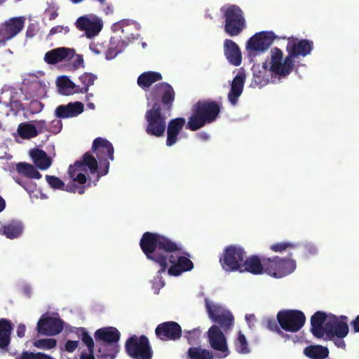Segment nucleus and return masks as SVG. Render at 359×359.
<instances>
[{"label": "nucleus", "mask_w": 359, "mask_h": 359, "mask_svg": "<svg viewBox=\"0 0 359 359\" xmlns=\"http://www.w3.org/2000/svg\"><path fill=\"white\" fill-rule=\"evenodd\" d=\"M76 184L71 183L69 184H67V186L65 185L63 190L69 191V192L76 193Z\"/></svg>", "instance_id": "052dcab7"}, {"label": "nucleus", "mask_w": 359, "mask_h": 359, "mask_svg": "<svg viewBox=\"0 0 359 359\" xmlns=\"http://www.w3.org/2000/svg\"><path fill=\"white\" fill-rule=\"evenodd\" d=\"M85 190H86V187L85 186L79 187V186L76 185V192H77L78 194H84Z\"/></svg>", "instance_id": "0e129e2a"}, {"label": "nucleus", "mask_w": 359, "mask_h": 359, "mask_svg": "<svg viewBox=\"0 0 359 359\" xmlns=\"http://www.w3.org/2000/svg\"><path fill=\"white\" fill-rule=\"evenodd\" d=\"M125 350L133 359H151L153 357L152 348L145 335L138 337L134 334L128 338L125 343Z\"/></svg>", "instance_id": "6e6552de"}, {"label": "nucleus", "mask_w": 359, "mask_h": 359, "mask_svg": "<svg viewBox=\"0 0 359 359\" xmlns=\"http://www.w3.org/2000/svg\"><path fill=\"white\" fill-rule=\"evenodd\" d=\"M253 83L257 86H263L269 82L266 72L268 71L267 62H263L262 67L258 64L252 65Z\"/></svg>", "instance_id": "2f4dec72"}, {"label": "nucleus", "mask_w": 359, "mask_h": 359, "mask_svg": "<svg viewBox=\"0 0 359 359\" xmlns=\"http://www.w3.org/2000/svg\"><path fill=\"white\" fill-rule=\"evenodd\" d=\"M25 331L26 327L25 325L20 324L18 326L17 334L20 338L25 337Z\"/></svg>", "instance_id": "13d9d810"}, {"label": "nucleus", "mask_w": 359, "mask_h": 359, "mask_svg": "<svg viewBox=\"0 0 359 359\" xmlns=\"http://www.w3.org/2000/svg\"><path fill=\"white\" fill-rule=\"evenodd\" d=\"M329 353V349L322 345H310L304 349V354L311 359H325Z\"/></svg>", "instance_id": "473e14b6"}, {"label": "nucleus", "mask_w": 359, "mask_h": 359, "mask_svg": "<svg viewBox=\"0 0 359 359\" xmlns=\"http://www.w3.org/2000/svg\"><path fill=\"white\" fill-rule=\"evenodd\" d=\"M140 246L148 259L160 266V273L167 270L168 263L172 264L168 270V274L174 276L191 271L194 268L193 262L186 257L179 256L176 259L173 253H180L182 248L163 235L147 231L140 239Z\"/></svg>", "instance_id": "f257e3e1"}, {"label": "nucleus", "mask_w": 359, "mask_h": 359, "mask_svg": "<svg viewBox=\"0 0 359 359\" xmlns=\"http://www.w3.org/2000/svg\"><path fill=\"white\" fill-rule=\"evenodd\" d=\"M348 325L345 321L340 320L339 318L331 315L328 316L325 322V335L328 339H333L334 337L344 338L348 334Z\"/></svg>", "instance_id": "2eb2a0df"}, {"label": "nucleus", "mask_w": 359, "mask_h": 359, "mask_svg": "<svg viewBox=\"0 0 359 359\" xmlns=\"http://www.w3.org/2000/svg\"><path fill=\"white\" fill-rule=\"evenodd\" d=\"M74 56H76V59L73 62V66L74 68L78 69L79 67L83 66V65L84 61L83 55L75 53Z\"/></svg>", "instance_id": "5fc2aeb1"}, {"label": "nucleus", "mask_w": 359, "mask_h": 359, "mask_svg": "<svg viewBox=\"0 0 359 359\" xmlns=\"http://www.w3.org/2000/svg\"><path fill=\"white\" fill-rule=\"evenodd\" d=\"M16 170L19 174L25 175L31 179H40L41 174L32 165L27 163H18L16 165Z\"/></svg>", "instance_id": "4c0bfd02"}, {"label": "nucleus", "mask_w": 359, "mask_h": 359, "mask_svg": "<svg viewBox=\"0 0 359 359\" xmlns=\"http://www.w3.org/2000/svg\"><path fill=\"white\" fill-rule=\"evenodd\" d=\"M189 359H213L212 351L198 347H191L187 351Z\"/></svg>", "instance_id": "ea45409f"}, {"label": "nucleus", "mask_w": 359, "mask_h": 359, "mask_svg": "<svg viewBox=\"0 0 359 359\" xmlns=\"http://www.w3.org/2000/svg\"><path fill=\"white\" fill-rule=\"evenodd\" d=\"M97 359H114L119 351L118 344L96 343Z\"/></svg>", "instance_id": "c756f323"}, {"label": "nucleus", "mask_w": 359, "mask_h": 359, "mask_svg": "<svg viewBox=\"0 0 359 359\" xmlns=\"http://www.w3.org/2000/svg\"><path fill=\"white\" fill-rule=\"evenodd\" d=\"M13 105L17 108L18 110H22L23 109V107H22V104L21 103V102L18 101V100H16V101H14L13 102Z\"/></svg>", "instance_id": "e2e57ef3"}, {"label": "nucleus", "mask_w": 359, "mask_h": 359, "mask_svg": "<svg viewBox=\"0 0 359 359\" xmlns=\"http://www.w3.org/2000/svg\"><path fill=\"white\" fill-rule=\"evenodd\" d=\"M175 99V90L167 82L156 83L147 95V100L153 102L151 108L144 115L147 122L145 131L149 135L156 137L164 135L167 126L165 114L171 111Z\"/></svg>", "instance_id": "f03ea898"}, {"label": "nucleus", "mask_w": 359, "mask_h": 359, "mask_svg": "<svg viewBox=\"0 0 359 359\" xmlns=\"http://www.w3.org/2000/svg\"><path fill=\"white\" fill-rule=\"evenodd\" d=\"M79 346V341L67 340L65 344V350L69 353L74 352Z\"/></svg>", "instance_id": "603ef678"}, {"label": "nucleus", "mask_w": 359, "mask_h": 359, "mask_svg": "<svg viewBox=\"0 0 359 359\" xmlns=\"http://www.w3.org/2000/svg\"><path fill=\"white\" fill-rule=\"evenodd\" d=\"M62 128V123L60 118H55L49 123V130L53 134L59 133Z\"/></svg>", "instance_id": "09e8293b"}, {"label": "nucleus", "mask_w": 359, "mask_h": 359, "mask_svg": "<svg viewBox=\"0 0 359 359\" xmlns=\"http://www.w3.org/2000/svg\"><path fill=\"white\" fill-rule=\"evenodd\" d=\"M37 130L39 133H42L44 132H50L49 130V123L48 124L44 120H39L36 122V126Z\"/></svg>", "instance_id": "3c124183"}, {"label": "nucleus", "mask_w": 359, "mask_h": 359, "mask_svg": "<svg viewBox=\"0 0 359 359\" xmlns=\"http://www.w3.org/2000/svg\"><path fill=\"white\" fill-rule=\"evenodd\" d=\"M46 180L49 186L53 189H64L65 183L57 177L54 175H46Z\"/></svg>", "instance_id": "a18cd8bd"}, {"label": "nucleus", "mask_w": 359, "mask_h": 359, "mask_svg": "<svg viewBox=\"0 0 359 359\" xmlns=\"http://www.w3.org/2000/svg\"><path fill=\"white\" fill-rule=\"evenodd\" d=\"M245 75L243 73L238 74L233 79L230 91L228 93V100L229 102L235 105L243 93Z\"/></svg>", "instance_id": "cd10ccee"}, {"label": "nucleus", "mask_w": 359, "mask_h": 359, "mask_svg": "<svg viewBox=\"0 0 359 359\" xmlns=\"http://www.w3.org/2000/svg\"><path fill=\"white\" fill-rule=\"evenodd\" d=\"M224 52L227 60L234 66H239L242 62V55L239 46L231 39L224 41Z\"/></svg>", "instance_id": "393cba45"}, {"label": "nucleus", "mask_w": 359, "mask_h": 359, "mask_svg": "<svg viewBox=\"0 0 359 359\" xmlns=\"http://www.w3.org/2000/svg\"><path fill=\"white\" fill-rule=\"evenodd\" d=\"M313 49V42L309 39L289 38L286 46L287 56L283 59V51L277 48L271 50V62L269 70L280 76H286L293 70L294 59L306 57Z\"/></svg>", "instance_id": "7ed1b4c3"}, {"label": "nucleus", "mask_w": 359, "mask_h": 359, "mask_svg": "<svg viewBox=\"0 0 359 359\" xmlns=\"http://www.w3.org/2000/svg\"><path fill=\"white\" fill-rule=\"evenodd\" d=\"M64 328V322L56 318L42 316L37 323L36 330L39 334L46 336H55L60 333Z\"/></svg>", "instance_id": "f3484780"}, {"label": "nucleus", "mask_w": 359, "mask_h": 359, "mask_svg": "<svg viewBox=\"0 0 359 359\" xmlns=\"http://www.w3.org/2000/svg\"><path fill=\"white\" fill-rule=\"evenodd\" d=\"M182 330L180 325L175 321H166L157 325L155 334L161 341H176L181 338Z\"/></svg>", "instance_id": "4468645a"}, {"label": "nucleus", "mask_w": 359, "mask_h": 359, "mask_svg": "<svg viewBox=\"0 0 359 359\" xmlns=\"http://www.w3.org/2000/svg\"><path fill=\"white\" fill-rule=\"evenodd\" d=\"M25 18L13 17L6 20L0 26V44L4 45L8 41L16 36L24 28Z\"/></svg>", "instance_id": "ddd939ff"}, {"label": "nucleus", "mask_w": 359, "mask_h": 359, "mask_svg": "<svg viewBox=\"0 0 359 359\" xmlns=\"http://www.w3.org/2000/svg\"><path fill=\"white\" fill-rule=\"evenodd\" d=\"M6 207V202L4 199L0 196V212L3 211L5 209Z\"/></svg>", "instance_id": "69168bd1"}, {"label": "nucleus", "mask_w": 359, "mask_h": 359, "mask_svg": "<svg viewBox=\"0 0 359 359\" xmlns=\"http://www.w3.org/2000/svg\"><path fill=\"white\" fill-rule=\"evenodd\" d=\"M3 234L8 238L13 239L19 237L23 231V226L20 223H10L2 229Z\"/></svg>", "instance_id": "a19ab883"}, {"label": "nucleus", "mask_w": 359, "mask_h": 359, "mask_svg": "<svg viewBox=\"0 0 359 359\" xmlns=\"http://www.w3.org/2000/svg\"><path fill=\"white\" fill-rule=\"evenodd\" d=\"M76 27L81 31H85L87 37L95 36L102 29V25L99 21H92L86 16H82L76 22Z\"/></svg>", "instance_id": "b1692460"}, {"label": "nucleus", "mask_w": 359, "mask_h": 359, "mask_svg": "<svg viewBox=\"0 0 359 359\" xmlns=\"http://www.w3.org/2000/svg\"><path fill=\"white\" fill-rule=\"evenodd\" d=\"M162 74L158 72L147 71L139 75L137 83L144 90H147L154 83L161 81Z\"/></svg>", "instance_id": "c85d7f7f"}, {"label": "nucleus", "mask_w": 359, "mask_h": 359, "mask_svg": "<svg viewBox=\"0 0 359 359\" xmlns=\"http://www.w3.org/2000/svg\"><path fill=\"white\" fill-rule=\"evenodd\" d=\"M294 245L288 242H280L271 245L270 249L276 252H282L286 250L287 248H294Z\"/></svg>", "instance_id": "de8ad7c7"}, {"label": "nucleus", "mask_w": 359, "mask_h": 359, "mask_svg": "<svg viewBox=\"0 0 359 359\" xmlns=\"http://www.w3.org/2000/svg\"><path fill=\"white\" fill-rule=\"evenodd\" d=\"M185 338L189 344H195L198 341L201 337V331L198 329H194L192 330L185 331Z\"/></svg>", "instance_id": "49530a36"}, {"label": "nucleus", "mask_w": 359, "mask_h": 359, "mask_svg": "<svg viewBox=\"0 0 359 359\" xmlns=\"http://www.w3.org/2000/svg\"><path fill=\"white\" fill-rule=\"evenodd\" d=\"M236 350L241 354H247L250 353V348L247 339L241 331L238 332V338L235 344Z\"/></svg>", "instance_id": "79ce46f5"}, {"label": "nucleus", "mask_w": 359, "mask_h": 359, "mask_svg": "<svg viewBox=\"0 0 359 359\" xmlns=\"http://www.w3.org/2000/svg\"><path fill=\"white\" fill-rule=\"evenodd\" d=\"M209 343L211 347L219 351L226 353L224 357L229 353L226 337L220 328L217 325H212L208 330Z\"/></svg>", "instance_id": "6ab92c4d"}, {"label": "nucleus", "mask_w": 359, "mask_h": 359, "mask_svg": "<svg viewBox=\"0 0 359 359\" xmlns=\"http://www.w3.org/2000/svg\"><path fill=\"white\" fill-rule=\"evenodd\" d=\"M114 27L117 30L121 29L123 36L128 41L137 39L140 36L137 24L129 20H121L114 24Z\"/></svg>", "instance_id": "bb28decb"}, {"label": "nucleus", "mask_w": 359, "mask_h": 359, "mask_svg": "<svg viewBox=\"0 0 359 359\" xmlns=\"http://www.w3.org/2000/svg\"><path fill=\"white\" fill-rule=\"evenodd\" d=\"M266 265V273L280 278L291 273L296 269V262L290 258H280L275 256L273 258L264 259Z\"/></svg>", "instance_id": "9d476101"}, {"label": "nucleus", "mask_w": 359, "mask_h": 359, "mask_svg": "<svg viewBox=\"0 0 359 359\" xmlns=\"http://www.w3.org/2000/svg\"><path fill=\"white\" fill-rule=\"evenodd\" d=\"M29 154L34 163L40 170H47L51 165L52 160L43 150L34 149L30 151Z\"/></svg>", "instance_id": "7c9ffc66"}, {"label": "nucleus", "mask_w": 359, "mask_h": 359, "mask_svg": "<svg viewBox=\"0 0 359 359\" xmlns=\"http://www.w3.org/2000/svg\"><path fill=\"white\" fill-rule=\"evenodd\" d=\"M277 321L283 330L296 332L305 324L306 316L299 310H281L277 313Z\"/></svg>", "instance_id": "9b49d317"}, {"label": "nucleus", "mask_w": 359, "mask_h": 359, "mask_svg": "<svg viewBox=\"0 0 359 359\" xmlns=\"http://www.w3.org/2000/svg\"><path fill=\"white\" fill-rule=\"evenodd\" d=\"M224 12V27L226 34L230 36H238L246 27V21L241 8L235 4L229 6L226 9L222 8Z\"/></svg>", "instance_id": "0eeeda50"}, {"label": "nucleus", "mask_w": 359, "mask_h": 359, "mask_svg": "<svg viewBox=\"0 0 359 359\" xmlns=\"http://www.w3.org/2000/svg\"><path fill=\"white\" fill-rule=\"evenodd\" d=\"M12 325L10 321L6 319H0V348H6L11 341V333Z\"/></svg>", "instance_id": "72a5a7b5"}, {"label": "nucleus", "mask_w": 359, "mask_h": 359, "mask_svg": "<svg viewBox=\"0 0 359 359\" xmlns=\"http://www.w3.org/2000/svg\"><path fill=\"white\" fill-rule=\"evenodd\" d=\"M327 316L325 312L316 311L311 318V332L313 335L321 339L325 336V322Z\"/></svg>", "instance_id": "a878e982"}, {"label": "nucleus", "mask_w": 359, "mask_h": 359, "mask_svg": "<svg viewBox=\"0 0 359 359\" xmlns=\"http://www.w3.org/2000/svg\"><path fill=\"white\" fill-rule=\"evenodd\" d=\"M81 340L83 343L88 348V353L86 351H83L80 355V359H95L94 356V348H95V342L92 337L88 334L87 331H86L83 328H82L81 332Z\"/></svg>", "instance_id": "f704fd0d"}, {"label": "nucleus", "mask_w": 359, "mask_h": 359, "mask_svg": "<svg viewBox=\"0 0 359 359\" xmlns=\"http://www.w3.org/2000/svg\"><path fill=\"white\" fill-rule=\"evenodd\" d=\"M186 123L184 118L179 117L171 119L166 126L167 139L166 146L172 147L178 141V136Z\"/></svg>", "instance_id": "5701e85b"}, {"label": "nucleus", "mask_w": 359, "mask_h": 359, "mask_svg": "<svg viewBox=\"0 0 359 359\" xmlns=\"http://www.w3.org/2000/svg\"><path fill=\"white\" fill-rule=\"evenodd\" d=\"M57 341L55 339H41L36 340L34 346L41 349H51L56 346Z\"/></svg>", "instance_id": "c03bdc74"}, {"label": "nucleus", "mask_w": 359, "mask_h": 359, "mask_svg": "<svg viewBox=\"0 0 359 359\" xmlns=\"http://www.w3.org/2000/svg\"><path fill=\"white\" fill-rule=\"evenodd\" d=\"M318 252L316 246L312 243H308L304 245V253L306 255H314Z\"/></svg>", "instance_id": "864d4df0"}, {"label": "nucleus", "mask_w": 359, "mask_h": 359, "mask_svg": "<svg viewBox=\"0 0 359 359\" xmlns=\"http://www.w3.org/2000/svg\"><path fill=\"white\" fill-rule=\"evenodd\" d=\"M156 284L158 285V288L160 289L164 286V282L161 280V278L156 279Z\"/></svg>", "instance_id": "338daca9"}, {"label": "nucleus", "mask_w": 359, "mask_h": 359, "mask_svg": "<svg viewBox=\"0 0 359 359\" xmlns=\"http://www.w3.org/2000/svg\"><path fill=\"white\" fill-rule=\"evenodd\" d=\"M276 36L272 32H260L251 36L246 43V50L250 57L266 51L273 43Z\"/></svg>", "instance_id": "f8f14e48"}, {"label": "nucleus", "mask_w": 359, "mask_h": 359, "mask_svg": "<svg viewBox=\"0 0 359 359\" xmlns=\"http://www.w3.org/2000/svg\"><path fill=\"white\" fill-rule=\"evenodd\" d=\"M350 325L354 332H359V315L354 320L351 321Z\"/></svg>", "instance_id": "6e6d98bb"}, {"label": "nucleus", "mask_w": 359, "mask_h": 359, "mask_svg": "<svg viewBox=\"0 0 359 359\" xmlns=\"http://www.w3.org/2000/svg\"><path fill=\"white\" fill-rule=\"evenodd\" d=\"M31 104L34 106L38 111H41L43 108L42 103L38 101L32 102Z\"/></svg>", "instance_id": "680f3d73"}, {"label": "nucleus", "mask_w": 359, "mask_h": 359, "mask_svg": "<svg viewBox=\"0 0 359 359\" xmlns=\"http://www.w3.org/2000/svg\"><path fill=\"white\" fill-rule=\"evenodd\" d=\"M95 343L118 344L121 338L120 332L114 327L97 329L94 333Z\"/></svg>", "instance_id": "aec40b11"}, {"label": "nucleus", "mask_w": 359, "mask_h": 359, "mask_svg": "<svg viewBox=\"0 0 359 359\" xmlns=\"http://www.w3.org/2000/svg\"><path fill=\"white\" fill-rule=\"evenodd\" d=\"M97 76L91 73H83L79 79L82 86L77 85L76 92L78 93H86L88 91L89 87L94 84Z\"/></svg>", "instance_id": "58836bf2"}, {"label": "nucleus", "mask_w": 359, "mask_h": 359, "mask_svg": "<svg viewBox=\"0 0 359 359\" xmlns=\"http://www.w3.org/2000/svg\"><path fill=\"white\" fill-rule=\"evenodd\" d=\"M15 359H54L49 355L41 352H32L24 350L20 354L15 356Z\"/></svg>", "instance_id": "37998d69"}, {"label": "nucleus", "mask_w": 359, "mask_h": 359, "mask_svg": "<svg viewBox=\"0 0 359 359\" xmlns=\"http://www.w3.org/2000/svg\"><path fill=\"white\" fill-rule=\"evenodd\" d=\"M343 339L344 338H337V337H336L335 339L333 338L332 340L334 341V344L338 348H345L346 343H345V341H344Z\"/></svg>", "instance_id": "4d7b16f0"}, {"label": "nucleus", "mask_w": 359, "mask_h": 359, "mask_svg": "<svg viewBox=\"0 0 359 359\" xmlns=\"http://www.w3.org/2000/svg\"><path fill=\"white\" fill-rule=\"evenodd\" d=\"M57 84L60 88V93L65 95H70L76 92L77 85L71 81L67 76H62L58 78Z\"/></svg>", "instance_id": "c9c22d12"}, {"label": "nucleus", "mask_w": 359, "mask_h": 359, "mask_svg": "<svg viewBox=\"0 0 359 359\" xmlns=\"http://www.w3.org/2000/svg\"><path fill=\"white\" fill-rule=\"evenodd\" d=\"M89 171L91 175H96L100 171L98 166V160H97L89 151L85 153L82 158L76 161L74 165H70L68 170V173L70 178L74 182H78L80 184L87 183L86 187H90L93 184L90 178L87 179V177L83 172Z\"/></svg>", "instance_id": "39448f33"}, {"label": "nucleus", "mask_w": 359, "mask_h": 359, "mask_svg": "<svg viewBox=\"0 0 359 359\" xmlns=\"http://www.w3.org/2000/svg\"><path fill=\"white\" fill-rule=\"evenodd\" d=\"M91 150L95 154L100 164V171L93 180V185H96L100 178L109 172V161L114 160V151L112 144L102 137H97L93 140Z\"/></svg>", "instance_id": "423d86ee"}, {"label": "nucleus", "mask_w": 359, "mask_h": 359, "mask_svg": "<svg viewBox=\"0 0 359 359\" xmlns=\"http://www.w3.org/2000/svg\"><path fill=\"white\" fill-rule=\"evenodd\" d=\"M34 36V34L32 33V30H31L30 27H29L26 32V36L27 37H32Z\"/></svg>", "instance_id": "774afa93"}, {"label": "nucleus", "mask_w": 359, "mask_h": 359, "mask_svg": "<svg viewBox=\"0 0 359 359\" xmlns=\"http://www.w3.org/2000/svg\"><path fill=\"white\" fill-rule=\"evenodd\" d=\"M75 55L74 48L59 47L46 53L44 61L48 65H55L63 60H69Z\"/></svg>", "instance_id": "a211bd4d"}, {"label": "nucleus", "mask_w": 359, "mask_h": 359, "mask_svg": "<svg viewBox=\"0 0 359 359\" xmlns=\"http://www.w3.org/2000/svg\"><path fill=\"white\" fill-rule=\"evenodd\" d=\"M205 302L210 318L213 322L218 323L224 331L230 330L234 320L232 313L228 311H221L220 308L217 306H211L208 300H205Z\"/></svg>", "instance_id": "dca6fc26"}, {"label": "nucleus", "mask_w": 359, "mask_h": 359, "mask_svg": "<svg viewBox=\"0 0 359 359\" xmlns=\"http://www.w3.org/2000/svg\"><path fill=\"white\" fill-rule=\"evenodd\" d=\"M84 109L83 104L81 102H69L61 104L55 109V115L58 118H69L81 114Z\"/></svg>", "instance_id": "4be33fe9"}, {"label": "nucleus", "mask_w": 359, "mask_h": 359, "mask_svg": "<svg viewBox=\"0 0 359 359\" xmlns=\"http://www.w3.org/2000/svg\"><path fill=\"white\" fill-rule=\"evenodd\" d=\"M246 257V252L243 248L236 245L226 247L223 255L219 257V263L226 271H239Z\"/></svg>", "instance_id": "1a4fd4ad"}, {"label": "nucleus", "mask_w": 359, "mask_h": 359, "mask_svg": "<svg viewBox=\"0 0 359 359\" xmlns=\"http://www.w3.org/2000/svg\"><path fill=\"white\" fill-rule=\"evenodd\" d=\"M222 104L211 100H199L192 107V114L186 128L196 131L207 124L213 123L218 118Z\"/></svg>", "instance_id": "20e7f679"}, {"label": "nucleus", "mask_w": 359, "mask_h": 359, "mask_svg": "<svg viewBox=\"0 0 359 359\" xmlns=\"http://www.w3.org/2000/svg\"><path fill=\"white\" fill-rule=\"evenodd\" d=\"M245 258L242 264L241 273L248 272L253 275L266 273L265 258L260 259L257 255H251Z\"/></svg>", "instance_id": "412c9836"}, {"label": "nucleus", "mask_w": 359, "mask_h": 359, "mask_svg": "<svg viewBox=\"0 0 359 359\" xmlns=\"http://www.w3.org/2000/svg\"><path fill=\"white\" fill-rule=\"evenodd\" d=\"M18 133L22 139H31L39 135L36 127L29 122H23L18 125Z\"/></svg>", "instance_id": "e433bc0d"}, {"label": "nucleus", "mask_w": 359, "mask_h": 359, "mask_svg": "<svg viewBox=\"0 0 359 359\" xmlns=\"http://www.w3.org/2000/svg\"><path fill=\"white\" fill-rule=\"evenodd\" d=\"M266 327L269 330H271V331H274V332H276L278 333H281V330H280L278 324H277V322L275 319L273 318H268L266 320Z\"/></svg>", "instance_id": "8fccbe9b"}, {"label": "nucleus", "mask_w": 359, "mask_h": 359, "mask_svg": "<svg viewBox=\"0 0 359 359\" xmlns=\"http://www.w3.org/2000/svg\"><path fill=\"white\" fill-rule=\"evenodd\" d=\"M62 30H63V27L62 26L57 25V26L53 27L50 29L48 35L52 36L57 33H60L62 32Z\"/></svg>", "instance_id": "bf43d9fd"}]
</instances>
